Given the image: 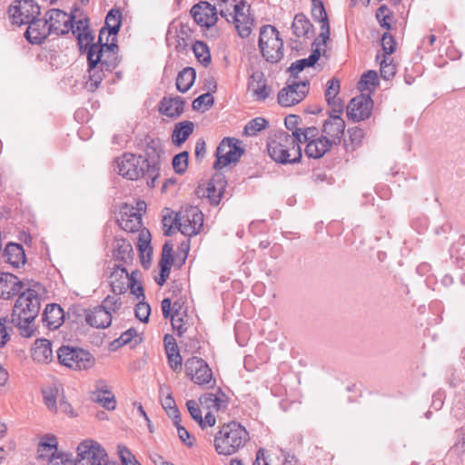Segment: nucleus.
<instances>
[{"label": "nucleus", "instance_id": "1", "mask_svg": "<svg viewBox=\"0 0 465 465\" xmlns=\"http://www.w3.org/2000/svg\"><path fill=\"white\" fill-rule=\"evenodd\" d=\"M41 295L34 289H25L15 301L11 314L12 323L23 337H32L35 331V320L41 309Z\"/></svg>", "mask_w": 465, "mask_h": 465}, {"label": "nucleus", "instance_id": "2", "mask_svg": "<svg viewBox=\"0 0 465 465\" xmlns=\"http://www.w3.org/2000/svg\"><path fill=\"white\" fill-rule=\"evenodd\" d=\"M117 173L130 181L144 180L149 188L155 187L160 176V163H150L141 154L124 153L115 159Z\"/></svg>", "mask_w": 465, "mask_h": 465}, {"label": "nucleus", "instance_id": "3", "mask_svg": "<svg viewBox=\"0 0 465 465\" xmlns=\"http://www.w3.org/2000/svg\"><path fill=\"white\" fill-rule=\"evenodd\" d=\"M250 440L248 430L237 421L223 423L214 436L213 446L220 455L230 456Z\"/></svg>", "mask_w": 465, "mask_h": 465}, {"label": "nucleus", "instance_id": "4", "mask_svg": "<svg viewBox=\"0 0 465 465\" xmlns=\"http://www.w3.org/2000/svg\"><path fill=\"white\" fill-rule=\"evenodd\" d=\"M269 156L277 163L292 164L300 163L302 148L297 138L289 136L284 131L276 132L267 143Z\"/></svg>", "mask_w": 465, "mask_h": 465}, {"label": "nucleus", "instance_id": "5", "mask_svg": "<svg viewBox=\"0 0 465 465\" xmlns=\"http://www.w3.org/2000/svg\"><path fill=\"white\" fill-rule=\"evenodd\" d=\"M258 45L262 55L269 63H278L283 57V41L278 30L272 25L261 27Z\"/></svg>", "mask_w": 465, "mask_h": 465}, {"label": "nucleus", "instance_id": "6", "mask_svg": "<svg viewBox=\"0 0 465 465\" xmlns=\"http://www.w3.org/2000/svg\"><path fill=\"white\" fill-rule=\"evenodd\" d=\"M184 369L186 376L194 384L205 388L215 386L216 380L213 371L203 359L196 356L187 359L184 362Z\"/></svg>", "mask_w": 465, "mask_h": 465}, {"label": "nucleus", "instance_id": "7", "mask_svg": "<svg viewBox=\"0 0 465 465\" xmlns=\"http://www.w3.org/2000/svg\"><path fill=\"white\" fill-rule=\"evenodd\" d=\"M59 362L74 371L88 370L95 362L94 357L87 351L70 346H62L57 351Z\"/></svg>", "mask_w": 465, "mask_h": 465}, {"label": "nucleus", "instance_id": "8", "mask_svg": "<svg viewBox=\"0 0 465 465\" xmlns=\"http://www.w3.org/2000/svg\"><path fill=\"white\" fill-rule=\"evenodd\" d=\"M77 457L74 465H103L107 459L105 450L93 440L82 441L76 449Z\"/></svg>", "mask_w": 465, "mask_h": 465}, {"label": "nucleus", "instance_id": "9", "mask_svg": "<svg viewBox=\"0 0 465 465\" xmlns=\"http://www.w3.org/2000/svg\"><path fill=\"white\" fill-rule=\"evenodd\" d=\"M239 143L240 141L235 138H223L216 149L213 168L220 170L230 163H237L244 153Z\"/></svg>", "mask_w": 465, "mask_h": 465}, {"label": "nucleus", "instance_id": "10", "mask_svg": "<svg viewBox=\"0 0 465 465\" xmlns=\"http://www.w3.org/2000/svg\"><path fill=\"white\" fill-rule=\"evenodd\" d=\"M104 28H103L99 35V40L97 44H93L89 47L88 56L91 53H94L93 58L99 56V64L104 67L107 72H112L119 64L118 50L119 47L116 44H102V35L104 34Z\"/></svg>", "mask_w": 465, "mask_h": 465}, {"label": "nucleus", "instance_id": "11", "mask_svg": "<svg viewBox=\"0 0 465 465\" xmlns=\"http://www.w3.org/2000/svg\"><path fill=\"white\" fill-rule=\"evenodd\" d=\"M178 231L183 235L198 234L203 227V214L196 206H189L177 213Z\"/></svg>", "mask_w": 465, "mask_h": 465}, {"label": "nucleus", "instance_id": "12", "mask_svg": "<svg viewBox=\"0 0 465 465\" xmlns=\"http://www.w3.org/2000/svg\"><path fill=\"white\" fill-rule=\"evenodd\" d=\"M12 23L26 25L40 15V6L34 0H15L8 8Z\"/></svg>", "mask_w": 465, "mask_h": 465}, {"label": "nucleus", "instance_id": "13", "mask_svg": "<svg viewBox=\"0 0 465 465\" xmlns=\"http://www.w3.org/2000/svg\"><path fill=\"white\" fill-rule=\"evenodd\" d=\"M309 92V82L289 79L287 85L278 94V103L282 106H292L302 102Z\"/></svg>", "mask_w": 465, "mask_h": 465}, {"label": "nucleus", "instance_id": "14", "mask_svg": "<svg viewBox=\"0 0 465 465\" xmlns=\"http://www.w3.org/2000/svg\"><path fill=\"white\" fill-rule=\"evenodd\" d=\"M373 101L370 95L360 94L353 97L346 107L347 117L352 122L364 121L371 115Z\"/></svg>", "mask_w": 465, "mask_h": 465}, {"label": "nucleus", "instance_id": "15", "mask_svg": "<svg viewBox=\"0 0 465 465\" xmlns=\"http://www.w3.org/2000/svg\"><path fill=\"white\" fill-rule=\"evenodd\" d=\"M74 15H68L60 9H51L45 15V19L51 34L65 35L74 27Z\"/></svg>", "mask_w": 465, "mask_h": 465}, {"label": "nucleus", "instance_id": "16", "mask_svg": "<svg viewBox=\"0 0 465 465\" xmlns=\"http://www.w3.org/2000/svg\"><path fill=\"white\" fill-rule=\"evenodd\" d=\"M245 3L243 1L238 4L231 3V7H233V12L229 13V19L232 20L234 27L238 35L242 38L248 37L252 32L253 19L243 12Z\"/></svg>", "mask_w": 465, "mask_h": 465}, {"label": "nucleus", "instance_id": "17", "mask_svg": "<svg viewBox=\"0 0 465 465\" xmlns=\"http://www.w3.org/2000/svg\"><path fill=\"white\" fill-rule=\"evenodd\" d=\"M217 9L215 5L208 2H200L194 5L191 9L192 16L194 21L206 27H211L217 22Z\"/></svg>", "mask_w": 465, "mask_h": 465}, {"label": "nucleus", "instance_id": "18", "mask_svg": "<svg viewBox=\"0 0 465 465\" xmlns=\"http://www.w3.org/2000/svg\"><path fill=\"white\" fill-rule=\"evenodd\" d=\"M345 122L338 114H331L329 118L326 119L322 125V135L327 136V139L333 144L337 145L341 142L344 134Z\"/></svg>", "mask_w": 465, "mask_h": 465}, {"label": "nucleus", "instance_id": "19", "mask_svg": "<svg viewBox=\"0 0 465 465\" xmlns=\"http://www.w3.org/2000/svg\"><path fill=\"white\" fill-rule=\"evenodd\" d=\"M26 25L28 26L25 32V37L30 44L40 45L51 34L45 17L44 19L35 17Z\"/></svg>", "mask_w": 465, "mask_h": 465}, {"label": "nucleus", "instance_id": "20", "mask_svg": "<svg viewBox=\"0 0 465 465\" xmlns=\"http://www.w3.org/2000/svg\"><path fill=\"white\" fill-rule=\"evenodd\" d=\"M25 283L10 272H0V297L5 300L23 292Z\"/></svg>", "mask_w": 465, "mask_h": 465}, {"label": "nucleus", "instance_id": "21", "mask_svg": "<svg viewBox=\"0 0 465 465\" xmlns=\"http://www.w3.org/2000/svg\"><path fill=\"white\" fill-rule=\"evenodd\" d=\"M134 276V272L129 274L126 269L121 264H114L110 274V286L112 292L115 294L124 293L128 289V284Z\"/></svg>", "mask_w": 465, "mask_h": 465}, {"label": "nucleus", "instance_id": "22", "mask_svg": "<svg viewBox=\"0 0 465 465\" xmlns=\"http://www.w3.org/2000/svg\"><path fill=\"white\" fill-rule=\"evenodd\" d=\"M161 309L164 319H171L173 329L177 332L178 336H182L188 329V322L183 319L178 309L172 314V300L165 298L161 302Z\"/></svg>", "mask_w": 465, "mask_h": 465}, {"label": "nucleus", "instance_id": "23", "mask_svg": "<svg viewBox=\"0 0 465 465\" xmlns=\"http://www.w3.org/2000/svg\"><path fill=\"white\" fill-rule=\"evenodd\" d=\"M200 404L208 410L224 411L229 403L228 396L221 388H218L214 393L207 392L199 398Z\"/></svg>", "mask_w": 465, "mask_h": 465}, {"label": "nucleus", "instance_id": "24", "mask_svg": "<svg viewBox=\"0 0 465 465\" xmlns=\"http://www.w3.org/2000/svg\"><path fill=\"white\" fill-rule=\"evenodd\" d=\"M85 322L94 328L105 329L112 323V314L102 308L101 305L95 306L91 310H85Z\"/></svg>", "mask_w": 465, "mask_h": 465}, {"label": "nucleus", "instance_id": "25", "mask_svg": "<svg viewBox=\"0 0 465 465\" xmlns=\"http://www.w3.org/2000/svg\"><path fill=\"white\" fill-rule=\"evenodd\" d=\"M93 56L94 53H91L87 59L89 80L86 82V88L91 92H94L99 87L105 76L104 71H106L104 67L99 64V56L95 59Z\"/></svg>", "mask_w": 465, "mask_h": 465}, {"label": "nucleus", "instance_id": "26", "mask_svg": "<svg viewBox=\"0 0 465 465\" xmlns=\"http://www.w3.org/2000/svg\"><path fill=\"white\" fill-rule=\"evenodd\" d=\"M58 440L54 435L46 434L43 436L37 445V460L49 461L54 455L59 454Z\"/></svg>", "mask_w": 465, "mask_h": 465}, {"label": "nucleus", "instance_id": "27", "mask_svg": "<svg viewBox=\"0 0 465 465\" xmlns=\"http://www.w3.org/2000/svg\"><path fill=\"white\" fill-rule=\"evenodd\" d=\"M3 258L5 262L14 268H20L26 262V256L22 244L9 242L4 249Z\"/></svg>", "mask_w": 465, "mask_h": 465}, {"label": "nucleus", "instance_id": "28", "mask_svg": "<svg viewBox=\"0 0 465 465\" xmlns=\"http://www.w3.org/2000/svg\"><path fill=\"white\" fill-rule=\"evenodd\" d=\"M42 320L49 330H56L64 321V310L56 303L47 304L43 312Z\"/></svg>", "mask_w": 465, "mask_h": 465}, {"label": "nucleus", "instance_id": "29", "mask_svg": "<svg viewBox=\"0 0 465 465\" xmlns=\"http://www.w3.org/2000/svg\"><path fill=\"white\" fill-rule=\"evenodd\" d=\"M226 182L222 173L214 174L207 183L206 196L212 205H218L225 189Z\"/></svg>", "mask_w": 465, "mask_h": 465}, {"label": "nucleus", "instance_id": "30", "mask_svg": "<svg viewBox=\"0 0 465 465\" xmlns=\"http://www.w3.org/2000/svg\"><path fill=\"white\" fill-rule=\"evenodd\" d=\"M184 110V101L182 97H163L159 104V111L162 114L170 117H179Z\"/></svg>", "mask_w": 465, "mask_h": 465}, {"label": "nucleus", "instance_id": "31", "mask_svg": "<svg viewBox=\"0 0 465 465\" xmlns=\"http://www.w3.org/2000/svg\"><path fill=\"white\" fill-rule=\"evenodd\" d=\"M312 15L314 20L321 23L320 37L325 44L330 37V25L325 7L321 0H312Z\"/></svg>", "mask_w": 465, "mask_h": 465}, {"label": "nucleus", "instance_id": "32", "mask_svg": "<svg viewBox=\"0 0 465 465\" xmlns=\"http://www.w3.org/2000/svg\"><path fill=\"white\" fill-rule=\"evenodd\" d=\"M248 88L257 101H264L272 91L271 87L266 84V79L262 73L252 74Z\"/></svg>", "mask_w": 465, "mask_h": 465}, {"label": "nucleus", "instance_id": "33", "mask_svg": "<svg viewBox=\"0 0 465 465\" xmlns=\"http://www.w3.org/2000/svg\"><path fill=\"white\" fill-rule=\"evenodd\" d=\"M333 144L327 139V136H320L318 139L310 141L306 144L304 152L309 158L319 159L329 152Z\"/></svg>", "mask_w": 465, "mask_h": 465}, {"label": "nucleus", "instance_id": "34", "mask_svg": "<svg viewBox=\"0 0 465 465\" xmlns=\"http://www.w3.org/2000/svg\"><path fill=\"white\" fill-rule=\"evenodd\" d=\"M42 394L45 404L47 406V408L51 411L56 412L58 410L57 399L60 400V398L64 396L63 388L61 384L54 382L50 385L44 387L42 389Z\"/></svg>", "mask_w": 465, "mask_h": 465}, {"label": "nucleus", "instance_id": "35", "mask_svg": "<svg viewBox=\"0 0 465 465\" xmlns=\"http://www.w3.org/2000/svg\"><path fill=\"white\" fill-rule=\"evenodd\" d=\"M194 124L191 121H183L174 125L172 134V142L176 146H181L193 133Z\"/></svg>", "mask_w": 465, "mask_h": 465}, {"label": "nucleus", "instance_id": "36", "mask_svg": "<svg viewBox=\"0 0 465 465\" xmlns=\"http://www.w3.org/2000/svg\"><path fill=\"white\" fill-rule=\"evenodd\" d=\"M32 357L37 362L50 361L53 357L50 341L46 339L36 340L32 350Z\"/></svg>", "mask_w": 465, "mask_h": 465}, {"label": "nucleus", "instance_id": "37", "mask_svg": "<svg viewBox=\"0 0 465 465\" xmlns=\"http://www.w3.org/2000/svg\"><path fill=\"white\" fill-rule=\"evenodd\" d=\"M196 78V72L193 67H185L178 73L176 78V88L181 93L187 92L193 84Z\"/></svg>", "mask_w": 465, "mask_h": 465}, {"label": "nucleus", "instance_id": "38", "mask_svg": "<svg viewBox=\"0 0 465 465\" xmlns=\"http://www.w3.org/2000/svg\"><path fill=\"white\" fill-rule=\"evenodd\" d=\"M320 49L316 47L308 58L300 59L293 62L288 70L291 72L292 76L296 78L297 74L302 72L304 68L313 66L320 59Z\"/></svg>", "mask_w": 465, "mask_h": 465}, {"label": "nucleus", "instance_id": "39", "mask_svg": "<svg viewBox=\"0 0 465 465\" xmlns=\"http://www.w3.org/2000/svg\"><path fill=\"white\" fill-rule=\"evenodd\" d=\"M312 27V24L302 13L297 14L292 24V32L297 37L307 36Z\"/></svg>", "mask_w": 465, "mask_h": 465}, {"label": "nucleus", "instance_id": "40", "mask_svg": "<svg viewBox=\"0 0 465 465\" xmlns=\"http://www.w3.org/2000/svg\"><path fill=\"white\" fill-rule=\"evenodd\" d=\"M348 139L344 140V148L347 152H353L359 147L365 136V132L360 127H351L347 130Z\"/></svg>", "mask_w": 465, "mask_h": 465}, {"label": "nucleus", "instance_id": "41", "mask_svg": "<svg viewBox=\"0 0 465 465\" xmlns=\"http://www.w3.org/2000/svg\"><path fill=\"white\" fill-rule=\"evenodd\" d=\"M163 153L160 139H150L145 146L144 158H148L150 163H159L161 153Z\"/></svg>", "mask_w": 465, "mask_h": 465}, {"label": "nucleus", "instance_id": "42", "mask_svg": "<svg viewBox=\"0 0 465 465\" xmlns=\"http://www.w3.org/2000/svg\"><path fill=\"white\" fill-rule=\"evenodd\" d=\"M122 13L119 9H112L105 17V25L110 35H116L121 27Z\"/></svg>", "mask_w": 465, "mask_h": 465}, {"label": "nucleus", "instance_id": "43", "mask_svg": "<svg viewBox=\"0 0 465 465\" xmlns=\"http://www.w3.org/2000/svg\"><path fill=\"white\" fill-rule=\"evenodd\" d=\"M161 402L163 408L166 411L168 416L173 420V423H178V421H182L179 410L172 395H168L165 396L163 399H161Z\"/></svg>", "mask_w": 465, "mask_h": 465}, {"label": "nucleus", "instance_id": "44", "mask_svg": "<svg viewBox=\"0 0 465 465\" xmlns=\"http://www.w3.org/2000/svg\"><path fill=\"white\" fill-rule=\"evenodd\" d=\"M133 247L126 241H120L117 242L116 248L114 252V257L117 261L127 262L132 258Z\"/></svg>", "mask_w": 465, "mask_h": 465}, {"label": "nucleus", "instance_id": "45", "mask_svg": "<svg viewBox=\"0 0 465 465\" xmlns=\"http://www.w3.org/2000/svg\"><path fill=\"white\" fill-rule=\"evenodd\" d=\"M193 51L197 60L207 66L211 63V54L206 44L202 41H196L193 45Z\"/></svg>", "mask_w": 465, "mask_h": 465}, {"label": "nucleus", "instance_id": "46", "mask_svg": "<svg viewBox=\"0 0 465 465\" xmlns=\"http://www.w3.org/2000/svg\"><path fill=\"white\" fill-rule=\"evenodd\" d=\"M142 225V218L139 213H132L126 218L122 217L120 221V226L126 232H137Z\"/></svg>", "mask_w": 465, "mask_h": 465}, {"label": "nucleus", "instance_id": "47", "mask_svg": "<svg viewBox=\"0 0 465 465\" xmlns=\"http://www.w3.org/2000/svg\"><path fill=\"white\" fill-rule=\"evenodd\" d=\"M269 123L262 117H256L244 127L243 134L247 136H254L262 130L268 126Z\"/></svg>", "mask_w": 465, "mask_h": 465}, {"label": "nucleus", "instance_id": "48", "mask_svg": "<svg viewBox=\"0 0 465 465\" xmlns=\"http://www.w3.org/2000/svg\"><path fill=\"white\" fill-rule=\"evenodd\" d=\"M91 400L96 403L102 405L108 411H113L116 407V400L113 392L101 393L94 396H90Z\"/></svg>", "mask_w": 465, "mask_h": 465}, {"label": "nucleus", "instance_id": "49", "mask_svg": "<svg viewBox=\"0 0 465 465\" xmlns=\"http://www.w3.org/2000/svg\"><path fill=\"white\" fill-rule=\"evenodd\" d=\"M376 19L380 23V25L386 30L391 28L390 21L392 17V12L386 5H381L376 11Z\"/></svg>", "mask_w": 465, "mask_h": 465}, {"label": "nucleus", "instance_id": "50", "mask_svg": "<svg viewBox=\"0 0 465 465\" xmlns=\"http://www.w3.org/2000/svg\"><path fill=\"white\" fill-rule=\"evenodd\" d=\"M188 159H189V153L186 151H183L178 154H176L173 158V168L174 172L178 174H183L186 172L188 167Z\"/></svg>", "mask_w": 465, "mask_h": 465}, {"label": "nucleus", "instance_id": "51", "mask_svg": "<svg viewBox=\"0 0 465 465\" xmlns=\"http://www.w3.org/2000/svg\"><path fill=\"white\" fill-rule=\"evenodd\" d=\"M381 64V76L383 79L389 80L393 77L396 74V66L392 63L391 58L389 56L383 55L382 59L380 61Z\"/></svg>", "mask_w": 465, "mask_h": 465}, {"label": "nucleus", "instance_id": "52", "mask_svg": "<svg viewBox=\"0 0 465 465\" xmlns=\"http://www.w3.org/2000/svg\"><path fill=\"white\" fill-rule=\"evenodd\" d=\"M300 121V116L295 114H289L284 120L285 127L292 132V134H289V136L295 137L297 140H299V133L302 130L301 127H298Z\"/></svg>", "mask_w": 465, "mask_h": 465}, {"label": "nucleus", "instance_id": "53", "mask_svg": "<svg viewBox=\"0 0 465 465\" xmlns=\"http://www.w3.org/2000/svg\"><path fill=\"white\" fill-rule=\"evenodd\" d=\"M117 449L123 465H141L126 446L119 444Z\"/></svg>", "mask_w": 465, "mask_h": 465}, {"label": "nucleus", "instance_id": "54", "mask_svg": "<svg viewBox=\"0 0 465 465\" xmlns=\"http://www.w3.org/2000/svg\"><path fill=\"white\" fill-rule=\"evenodd\" d=\"M76 38L78 41L79 49L81 52H86L88 54L89 47L93 45L94 35L90 30L84 31L82 33H78L76 35Z\"/></svg>", "mask_w": 465, "mask_h": 465}, {"label": "nucleus", "instance_id": "55", "mask_svg": "<svg viewBox=\"0 0 465 465\" xmlns=\"http://www.w3.org/2000/svg\"><path fill=\"white\" fill-rule=\"evenodd\" d=\"M299 145L302 143H308L310 141L320 138L319 130L314 126L302 128L299 133Z\"/></svg>", "mask_w": 465, "mask_h": 465}, {"label": "nucleus", "instance_id": "56", "mask_svg": "<svg viewBox=\"0 0 465 465\" xmlns=\"http://www.w3.org/2000/svg\"><path fill=\"white\" fill-rule=\"evenodd\" d=\"M102 308H104L105 311H108L110 314L112 312H115L120 310L122 306V302L120 298H117L115 296L108 295L106 298H104L100 304Z\"/></svg>", "mask_w": 465, "mask_h": 465}, {"label": "nucleus", "instance_id": "57", "mask_svg": "<svg viewBox=\"0 0 465 465\" xmlns=\"http://www.w3.org/2000/svg\"><path fill=\"white\" fill-rule=\"evenodd\" d=\"M340 81L337 78H332L327 82V88L325 91V100L326 102L332 101L334 98H337V95L340 92Z\"/></svg>", "mask_w": 465, "mask_h": 465}, {"label": "nucleus", "instance_id": "58", "mask_svg": "<svg viewBox=\"0 0 465 465\" xmlns=\"http://www.w3.org/2000/svg\"><path fill=\"white\" fill-rule=\"evenodd\" d=\"M214 103L213 96L211 93H205L197 98H195L193 102V110H201L202 107L204 105L206 109L210 108Z\"/></svg>", "mask_w": 465, "mask_h": 465}, {"label": "nucleus", "instance_id": "59", "mask_svg": "<svg viewBox=\"0 0 465 465\" xmlns=\"http://www.w3.org/2000/svg\"><path fill=\"white\" fill-rule=\"evenodd\" d=\"M168 363L173 371H181L183 368V359L179 350L166 352Z\"/></svg>", "mask_w": 465, "mask_h": 465}, {"label": "nucleus", "instance_id": "60", "mask_svg": "<svg viewBox=\"0 0 465 465\" xmlns=\"http://www.w3.org/2000/svg\"><path fill=\"white\" fill-rule=\"evenodd\" d=\"M186 407L191 417L198 424H202L203 422V418L202 416V411L200 410L199 403L194 400H189L186 401Z\"/></svg>", "mask_w": 465, "mask_h": 465}, {"label": "nucleus", "instance_id": "61", "mask_svg": "<svg viewBox=\"0 0 465 465\" xmlns=\"http://www.w3.org/2000/svg\"><path fill=\"white\" fill-rule=\"evenodd\" d=\"M177 429V434L183 443L188 447H193L194 444V438L189 433V431L181 425V421L173 423Z\"/></svg>", "mask_w": 465, "mask_h": 465}, {"label": "nucleus", "instance_id": "62", "mask_svg": "<svg viewBox=\"0 0 465 465\" xmlns=\"http://www.w3.org/2000/svg\"><path fill=\"white\" fill-rule=\"evenodd\" d=\"M151 312V307L147 302H140L135 307V316L142 322H147Z\"/></svg>", "mask_w": 465, "mask_h": 465}, {"label": "nucleus", "instance_id": "63", "mask_svg": "<svg viewBox=\"0 0 465 465\" xmlns=\"http://www.w3.org/2000/svg\"><path fill=\"white\" fill-rule=\"evenodd\" d=\"M381 46L384 55H390L395 51L396 42L390 33H384L381 37Z\"/></svg>", "mask_w": 465, "mask_h": 465}, {"label": "nucleus", "instance_id": "64", "mask_svg": "<svg viewBox=\"0 0 465 465\" xmlns=\"http://www.w3.org/2000/svg\"><path fill=\"white\" fill-rule=\"evenodd\" d=\"M48 465H74L73 460L64 452H60L47 461Z\"/></svg>", "mask_w": 465, "mask_h": 465}]
</instances>
